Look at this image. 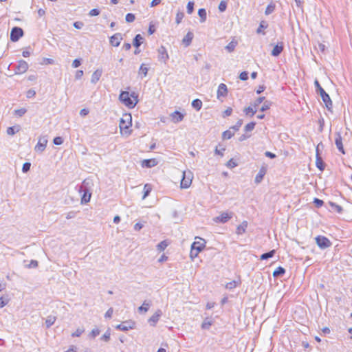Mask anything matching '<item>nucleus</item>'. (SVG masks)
Returning a JSON list of instances; mask_svg holds the SVG:
<instances>
[{"instance_id": "nucleus-1", "label": "nucleus", "mask_w": 352, "mask_h": 352, "mask_svg": "<svg viewBox=\"0 0 352 352\" xmlns=\"http://www.w3.org/2000/svg\"><path fill=\"white\" fill-rule=\"evenodd\" d=\"M120 100L129 108H133L138 102V95L133 92L129 94L126 91H122L119 96Z\"/></svg>"}, {"instance_id": "nucleus-2", "label": "nucleus", "mask_w": 352, "mask_h": 352, "mask_svg": "<svg viewBox=\"0 0 352 352\" xmlns=\"http://www.w3.org/2000/svg\"><path fill=\"white\" fill-rule=\"evenodd\" d=\"M315 87L316 89L317 92L320 94L321 96L322 101L325 104L326 107L330 110L332 107V101L329 97V95L326 93V91L324 90V89L320 86L319 82L316 80L314 82Z\"/></svg>"}, {"instance_id": "nucleus-3", "label": "nucleus", "mask_w": 352, "mask_h": 352, "mask_svg": "<svg viewBox=\"0 0 352 352\" xmlns=\"http://www.w3.org/2000/svg\"><path fill=\"white\" fill-rule=\"evenodd\" d=\"M199 239V241L193 242L191 245L190 256L192 258H196L206 246V241L201 238Z\"/></svg>"}, {"instance_id": "nucleus-4", "label": "nucleus", "mask_w": 352, "mask_h": 352, "mask_svg": "<svg viewBox=\"0 0 352 352\" xmlns=\"http://www.w3.org/2000/svg\"><path fill=\"white\" fill-rule=\"evenodd\" d=\"M192 174L188 170L184 171L182 173V179L181 180L180 186L182 188H188L192 183Z\"/></svg>"}, {"instance_id": "nucleus-5", "label": "nucleus", "mask_w": 352, "mask_h": 352, "mask_svg": "<svg viewBox=\"0 0 352 352\" xmlns=\"http://www.w3.org/2000/svg\"><path fill=\"white\" fill-rule=\"evenodd\" d=\"M316 243L318 246L321 249H326L331 246L332 243L329 239L324 236H318L315 238Z\"/></svg>"}, {"instance_id": "nucleus-6", "label": "nucleus", "mask_w": 352, "mask_h": 352, "mask_svg": "<svg viewBox=\"0 0 352 352\" xmlns=\"http://www.w3.org/2000/svg\"><path fill=\"white\" fill-rule=\"evenodd\" d=\"M131 126V116L130 114H125L120 119L119 127L121 131L127 130Z\"/></svg>"}, {"instance_id": "nucleus-7", "label": "nucleus", "mask_w": 352, "mask_h": 352, "mask_svg": "<svg viewBox=\"0 0 352 352\" xmlns=\"http://www.w3.org/2000/svg\"><path fill=\"white\" fill-rule=\"evenodd\" d=\"M23 30L19 27H14L10 32V40L12 42L18 41L23 36Z\"/></svg>"}, {"instance_id": "nucleus-8", "label": "nucleus", "mask_w": 352, "mask_h": 352, "mask_svg": "<svg viewBox=\"0 0 352 352\" xmlns=\"http://www.w3.org/2000/svg\"><path fill=\"white\" fill-rule=\"evenodd\" d=\"M157 53L158 60L161 63L166 64L168 60L169 59V56L166 47L163 45H161L157 50Z\"/></svg>"}, {"instance_id": "nucleus-9", "label": "nucleus", "mask_w": 352, "mask_h": 352, "mask_svg": "<svg viewBox=\"0 0 352 352\" xmlns=\"http://www.w3.org/2000/svg\"><path fill=\"white\" fill-rule=\"evenodd\" d=\"M86 180L82 182V186L80 187L79 191L83 192L82 197L81 198L82 204H87L90 201L91 193L86 188Z\"/></svg>"}, {"instance_id": "nucleus-10", "label": "nucleus", "mask_w": 352, "mask_h": 352, "mask_svg": "<svg viewBox=\"0 0 352 352\" xmlns=\"http://www.w3.org/2000/svg\"><path fill=\"white\" fill-rule=\"evenodd\" d=\"M135 324V322L132 320H127L118 324L116 328L122 331H126L129 329H134Z\"/></svg>"}, {"instance_id": "nucleus-11", "label": "nucleus", "mask_w": 352, "mask_h": 352, "mask_svg": "<svg viewBox=\"0 0 352 352\" xmlns=\"http://www.w3.org/2000/svg\"><path fill=\"white\" fill-rule=\"evenodd\" d=\"M28 64L26 61L23 60H20L17 65L15 67V74H21L25 73L28 69Z\"/></svg>"}, {"instance_id": "nucleus-12", "label": "nucleus", "mask_w": 352, "mask_h": 352, "mask_svg": "<svg viewBox=\"0 0 352 352\" xmlns=\"http://www.w3.org/2000/svg\"><path fill=\"white\" fill-rule=\"evenodd\" d=\"M233 213L232 212H223L219 216L215 217L214 219V221L219 222V223H226L228 222L230 219L232 218Z\"/></svg>"}, {"instance_id": "nucleus-13", "label": "nucleus", "mask_w": 352, "mask_h": 352, "mask_svg": "<svg viewBox=\"0 0 352 352\" xmlns=\"http://www.w3.org/2000/svg\"><path fill=\"white\" fill-rule=\"evenodd\" d=\"M320 144H319L317 147H316V167L320 170H323L325 168V164L324 163L322 157H320V153H319V147H320Z\"/></svg>"}, {"instance_id": "nucleus-14", "label": "nucleus", "mask_w": 352, "mask_h": 352, "mask_svg": "<svg viewBox=\"0 0 352 352\" xmlns=\"http://www.w3.org/2000/svg\"><path fill=\"white\" fill-rule=\"evenodd\" d=\"M122 38V34L116 33L110 37V44L114 47H118Z\"/></svg>"}, {"instance_id": "nucleus-15", "label": "nucleus", "mask_w": 352, "mask_h": 352, "mask_svg": "<svg viewBox=\"0 0 352 352\" xmlns=\"http://www.w3.org/2000/svg\"><path fill=\"white\" fill-rule=\"evenodd\" d=\"M335 144L336 145L337 148L342 153L344 154V149L342 144V139L341 137V135L339 132H336L335 133Z\"/></svg>"}, {"instance_id": "nucleus-16", "label": "nucleus", "mask_w": 352, "mask_h": 352, "mask_svg": "<svg viewBox=\"0 0 352 352\" xmlns=\"http://www.w3.org/2000/svg\"><path fill=\"white\" fill-rule=\"evenodd\" d=\"M162 315V311L160 309L157 310L155 313L148 319V322L153 327H155Z\"/></svg>"}, {"instance_id": "nucleus-17", "label": "nucleus", "mask_w": 352, "mask_h": 352, "mask_svg": "<svg viewBox=\"0 0 352 352\" xmlns=\"http://www.w3.org/2000/svg\"><path fill=\"white\" fill-rule=\"evenodd\" d=\"M47 143V140L45 138H39L38 142L35 146V151L43 152L45 149Z\"/></svg>"}, {"instance_id": "nucleus-18", "label": "nucleus", "mask_w": 352, "mask_h": 352, "mask_svg": "<svg viewBox=\"0 0 352 352\" xmlns=\"http://www.w3.org/2000/svg\"><path fill=\"white\" fill-rule=\"evenodd\" d=\"M217 94V98H219V99L221 97H226L228 94L227 86L223 83H221L219 85Z\"/></svg>"}, {"instance_id": "nucleus-19", "label": "nucleus", "mask_w": 352, "mask_h": 352, "mask_svg": "<svg viewBox=\"0 0 352 352\" xmlns=\"http://www.w3.org/2000/svg\"><path fill=\"white\" fill-rule=\"evenodd\" d=\"M283 49H284L283 43L280 42L274 47V48L271 52V54L273 56H278L283 52Z\"/></svg>"}, {"instance_id": "nucleus-20", "label": "nucleus", "mask_w": 352, "mask_h": 352, "mask_svg": "<svg viewBox=\"0 0 352 352\" xmlns=\"http://www.w3.org/2000/svg\"><path fill=\"white\" fill-rule=\"evenodd\" d=\"M248 223L247 221H243L239 226H237L236 230V234L238 235H241L244 234L248 228Z\"/></svg>"}, {"instance_id": "nucleus-21", "label": "nucleus", "mask_w": 352, "mask_h": 352, "mask_svg": "<svg viewBox=\"0 0 352 352\" xmlns=\"http://www.w3.org/2000/svg\"><path fill=\"white\" fill-rule=\"evenodd\" d=\"M157 164V162L155 159H148L144 160L142 162V166L143 167L152 168Z\"/></svg>"}, {"instance_id": "nucleus-22", "label": "nucleus", "mask_w": 352, "mask_h": 352, "mask_svg": "<svg viewBox=\"0 0 352 352\" xmlns=\"http://www.w3.org/2000/svg\"><path fill=\"white\" fill-rule=\"evenodd\" d=\"M266 168L265 167H262L258 174L256 175V177H255V179H254V182L256 184H259L261 182V181L263 180L265 175L266 174Z\"/></svg>"}, {"instance_id": "nucleus-23", "label": "nucleus", "mask_w": 352, "mask_h": 352, "mask_svg": "<svg viewBox=\"0 0 352 352\" xmlns=\"http://www.w3.org/2000/svg\"><path fill=\"white\" fill-rule=\"evenodd\" d=\"M151 304L152 303L151 300H144L142 305L139 307L138 311L140 313H146L149 307L151 306Z\"/></svg>"}, {"instance_id": "nucleus-24", "label": "nucleus", "mask_w": 352, "mask_h": 352, "mask_svg": "<svg viewBox=\"0 0 352 352\" xmlns=\"http://www.w3.org/2000/svg\"><path fill=\"white\" fill-rule=\"evenodd\" d=\"M172 120L174 122H179L184 119V115L178 111H174L171 114Z\"/></svg>"}, {"instance_id": "nucleus-25", "label": "nucleus", "mask_w": 352, "mask_h": 352, "mask_svg": "<svg viewBox=\"0 0 352 352\" xmlns=\"http://www.w3.org/2000/svg\"><path fill=\"white\" fill-rule=\"evenodd\" d=\"M193 37V33H192L191 32H188L182 40L183 44H184L185 46L186 47L189 46L192 42Z\"/></svg>"}, {"instance_id": "nucleus-26", "label": "nucleus", "mask_w": 352, "mask_h": 352, "mask_svg": "<svg viewBox=\"0 0 352 352\" xmlns=\"http://www.w3.org/2000/svg\"><path fill=\"white\" fill-rule=\"evenodd\" d=\"M101 76H102V70H100V69L96 70L91 76V82L94 84H96L100 80V78L101 77Z\"/></svg>"}, {"instance_id": "nucleus-27", "label": "nucleus", "mask_w": 352, "mask_h": 352, "mask_svg": "<svg viewBox=\"0 0 352 352\" xmlns=\"http://www.w3.org/2000/svg\"><path fill=\"white\" fill-rule=\"evenodd\" d=\"M256 111L257 109L254 108L253 106L245 107L243 110L245 114L250 117H252L256 113Z\"/></svg>"}, {"instance_id": "nucleus-28", "label": "nucleus", "mask_w": 352, "mask_h": 352, "mask_svg": "<svg viewBox=\"0 0 352 352\" xmlns=\"http://www.w3.org/2000/svg\"><path fill=\"white\" fill-rule=\"evenodd\" d=\"M268 27V23L265 21H261L258 29L256 30L257 34H262L263 35L265 34V32H263V29H267Z\"/></svg>"}, {"instance_id": "nucleus-29", "label": "nucleus", "mask_w": 352, "mask_h": 352, "mask_svg": "<svg viewBox=\"0 0 352 352\" xmlns=\"http://www.w3.org/2000/svg\"><path fill=\"white\" fill-rule=\"evenodd\" d=\"M143 37L141 34H137L133 38V45L135 47V48H138L141 44L142 43Z\"/></svg>"}, {"instance_id": "nucleus-30", "label": "nucleus", "mask_w": 352, "mask_h": 352, "mask_svg": "<svg viewBox=\"0 0 352 352\" xmlns=\"http://www.w3.org/2000/svg\"><path fill=\"white\" fill-rule=\"evenodd\" d=\"M21 129V126L19 125H15L13 126H10L7 129V133L10 135H13L16 133L19 132Z\"/></svg>"}, {"instance_id": "nucleus-31", "label": "nucleus", "mask_w": 352, "mask_h": 352, "mask_svg": "<svg viewBox=\"0 0 352 352\" xmlns=\"http://www.w3.org/2000/svg\"><path fill=\"white\" fill-rule=\"evenodd\" d=\"M198 15L200 17V22L204 23L206 20V11L204 8H200L198 10Z\"/></svg>"}, {"instance_id": "nucleus-32", "label": "nucleus", "mask_w": 352, "mask_h": 352, "mask_svg": "<svg viewBox=\"0 0 352 352\" xmlns=\"http://www.w3.org/2000/svg\"><path fill=\"white\" fill-rule=\"evenodd\" d=\"M285 273V270L281 267H278L273 272V276L274 277H278L283 276Z\"/></svg>"}, {"instance_id": "nucleus-33", "label": "nucleus", "mask_w": 352, "mask_h": 352, "mask_svg": "<svg viewBox=\"0 0 352 352\" xmlns=\"http://www.w3.org/2000/svg\"><path fill=\"white\" fill-rule=\"evenodd\" d=\"M276 253V250H272L268 252H266V253H264L263 254H261V258L260 259L261 260H267L270 258H272L274 256V255Z\"/></svg>"}, {"instance_id": "nucleus-34", "label": "nucleus", "mask_w": 352, "mask_h": 352, "mask_svg": "<svg viewBox=\"0 0 352 352\" xmlns=\"http://www.w3.org/2000/svg\"><path fill=\"white\" fill-rule=\"evenodd\" d=\"M192 107L197 111H199L202 107V102L199 99H195L192 102Z\"/></svg>"}, {"instance_id": "nucleus-35", "label": "nucleus", "mask_w": 352, "mask_h": 352, "mask_svg": "<svg viewBox=\"0 0 352 352\" xmlns=\"http://www.w3.org/2000/svg\"><path fill=\"white\" fill-rule=\"evenodd\" d=\"M56 321V317L52 316H49L46 320H45V324L47 328L50 327L52 325L54 324Z\"/></svg>"}, {"instance_id": "nucleus-36", "label": "nucleus", "mask_w": 352, "mask_h": 352, "mask_svg": "<svg viewBox=\"0 0 352 352\" xmlns=\"http://www.w3.org/2000/svg\"><path fill=\"white\" fill-rule=\"evenodd\" d=\"M255 125H256V122H251L248 124H247L245 127H244V131L248 133V132H250L254 130V127H255Z\"/></svg>"}, {"instance_id": "nucleus-37", "label": "nucleus", "mask_w": 352, "mask_h": 352, "mask_svg": "<svg viewBox=\"0 0 352 352\" xmlns=\"http://www.w3.org/2000/svg\"><path fill=\"white\" fill-rule=\"evenodd\" d=\"M148 71V68L144 64H142L139 69V74H142L145 77L147 75Z\"/></svg>"}, {"instance_id": "nucleus-38", "label": "nucleus", "mask_w": 352, "mask_h": 352, "mask_svg": "<svg viewBox=\"0 0 352 352\" xmlns=\"http://www.w3.org/2000/svg\"><path fill=\"white\" fill-rule=\"evenodd\" d=\"M151 191V187L149 184H145L144 187V195L142 199H145L148 195L150 194Z\"/></svg>"}, {"instance_id": "nucleus-39", "label": "nucleus", "mask_w": 352, "mask_h": 352, "mask_svg": "<svg viewBox=\"0 0 352 352\" xmlns=\"http://www.w3.org/2000/svg\"><path fill=\"white\" fill-rule=\"evenodd\" d=\"M275 10V6L274 4H269L265 11V14L266 15H269L272 14Z\"/></svg>"}, {"instance_id": "nucleus-40", "label": "nucleus", "mask_w": 352, "mask_h": 352, "mask_svg": "<svg viewBox=\"0 0 352 352\" xmlns=\"http://www.w3.org/2000/svg\"><path fill=\"white\" fill-rule=\"evenodd\" d=\"M168 246V243L166 241H163L162 242H160L157 245V250H159L160 252H162L163 250H165V248Z\"/></svg>"}, {"instance_id": "nucleus-41", "label": "nucleus", "mask_w": 352, "mask_h": 352, "mask_svg": "<svg viewBox=\"0 0 352 352\" xmlns=\"http://www.w3.org/2000/svg\"><path fill=\"white\" fill-rule=\"evenodd\" d=\"M100 331L98 328H95L90 332V333L89 334V337L90 338H95L100 334Z\"/></svg>"}, {"instance_id": "nucleus-42", "label": "nucleus", "mask_w": 352, "mask_h": 352, "mask_svg": "<svg viewBox=\"0 0 352 352\" xmlns=\"http://www.w3.org/2000/svg\"><path fill=\"white\" fill-rule=\"evenodd\" d=\"M184 17V14L182 12H178L176 14L175 21L177 24H179L183 18Z\"/></svg>"}, {"instance_id": "nucleus-43", "label": "nucleus", "mask_w": 352, "mask_h": 352, "mask_svg": "<svg viewBox=\"0 0 352 352\" xmlns=\"http://www.w3.org/2000/svg\"><path fill=\"white\" fill-rule=\"evenodd\" d=\"M27 112V109L25 108H21L19 109L14 110V115L21 117Z\"/></svg>"}, {"instance_id": "nucleus-44", "label": "nucleus", "mask_w": 352, "mask_h": 352, "mask_svg": "<svg viewBox=\"0 0 352 352\" xmlns=\"http://www.w3.org/2000/svg\"><path fill=\"white\" fill-rule=\"evenodd\" d=\"M265 100V97H258L252 104V106L254 108H258V107Z\"/></svg>"}, {"instance_id": "nucleus-45", "label": "nucleus", "mask_w": 352, "mask_h": 352, "mask_svg": "<svg viewBox=\"0 0 352 352\" xmlns=\"http://www.w3.org/2000/svg\"><path fill=\"white\" fill-rule=\"evenodd\" d=\"M271 102L270 101H265L260 109V111L264 112L270 109Z\"/></svg>"}, {"instance_id": "nucleus-46", "label": "nucleus", "mask_w": 352, "mask_h": 352, "mask_svg": "<svg viewBox=\"0 0 352 352\" xmlns=\"http://www.w3.org/2000/svg\"><path fill=\"white\" fill-rule=\"evenodd\" d=\"M135 19V16L132 13H128L126 15V17H125V19H126V21L128 22V23H132L134 21Z\"/></svg>"}, {"instance_id": "nucleus-47", "label": "nucleus", "mask_w": 352, "mask_h": 352, "mask_svg": "<svg viewBox=\"0 0 352 352\" xmlns=\"http://www.w3.org/2000/svg\"><path fill=\"white\" fill-rule=\"evenodd\" d=\"M8 298L7 297L1 296L0 297V308L3 307L8 303Z\"/></svg>"}, {"instance_id": "nucleus-48", "label": "nucleus", "mask_w": 352, "mask_h": 352, "mask_svg": "<svg viewBox=\"0 0 352 352\" xmlns=\"http://www.w3.org/2000/svg\"><path fill=\"white\" fill-rule=\"evenodd\" d=\"M194 2L189 1L187 4V12L188 14H190L192 13L194 10Z\"/></svg>"}, {"instance_id": "nucleus-49", "label": "nucleus", "mask_w": 352, "mask_h": 352, "mask_svg": "<svg viewBox=\"0 0 352 352\" xmlns=\"http://www.w3.org/2000/svg\"><path fill=\"white\" fill-rule=\"evenodd\" d=\"M234 135V133L230 130H227L223 133V139H230Z\"/></svg>"}, {"instance_id": "nucleus-50", "label": "nucleus", "mask_w": 352, "mask_h": 352, "mask_svg": "<svg viewBox=\"0 0 352 352\" xmlns=\"http://www.w3.org/2000/svg\"><path fill=\"white\" fill-rule=\"evenodd\" d=\"M227 8V2L225 1H221L219 5V10L220 12H224Z\"/></svg>"}, {"instance_id": "nucleus-51", "label": "nucleus", "mask_w": 352, "mask_h": 352, "mask_svg": "<svg viewBox=\"0 0 352 352\" xmlns=\"http://www.w3.org/2000/svg\"><path fill=\"white\" fill-rule=\"evenodd\" d=\"M110 336H111V333H110V331L109 330H107L104 334L103 336L101 337V340H104V342H109V340H110Z\"/></svg>"}, {"instance_id": "nucleus-52", "label": "nucleus", "mask_w": 352, "mask_h": 352, "mask_svg": "<svg viewBox=\"0 0 352 352\" xmlns=\"http://www.w3.org/2000/svg\"><path fill=\"white\" fill-rule=\"evenodd\" d=\"M85 331L83 328H78L72 334V337H79L82 335V333Z\"/></svg>"}, {"instance_id": "nucleus-53", "label": "nucleus", "mask_w": 352, "mask_h": 352, "mask_svg": "<svg viewBox=\"0 0 352 352\" xmlns=\"http://www.w3.org/2000/svg\"><path fill=\"white\" fill-rule=\"evenodd\" d=\"M330 204H331L332 208L334 209L337 212H338V213L342 212V208L340 206H339L335 203H331V202L330 203Z\"/></svg>"}, {"instance_id": "nucleus-54", "label": "nucleus", "mask_w": 352, "mask_h": 352, "mask_svg": "<svg viewBox=\"0 0 352 352\" xmlns=\"http://www.w3.org/2000/svg\"><path fill=\"white\" fill-rule=\"evenodd\" d=\"M235 47H236V43L232 41L230 43H228V45H226V49L228 52H231L234 50Z\"/></svg>"}, {"instance_id": "nucleus-55", "label": "nucleus", "mask_w": 352, "mask_h": 352, "mask_svg": "<svg viewBox=\"0 0 352 352\" xmlns=\"http://www.w3.org/2000/svg\"><path fill=\"white\" fill-rule=\"evenodd\" d=\"M30 167H31V164L30 162H25L23 164L22 171L23 173H27L30 170Z\"/></svg>"}, {"instance_id": "nucleus-56", "label": "nucleus", "mask_w": 352, "mask_h": 352, "mask_svg": "<svg viewBox=\"0 0 352 352\" xmlns=\"http://www.w3.org/2000/svg\"><path fill=\"white\" fill-rule=\"evenodd\" d=\"M76 212L75 211H69L67 213L65 214V217L67 219H73L76 217Z\"/></svg>"}, {"instance_id": "nucleus-57", "label": "nucleus", "mask_w": 352, "mask_h": 352, "mask_svg": "<svg viewBox=\"0 0 352 352\" xmlns=\"http://www.w3.org/2000/svg\"><path fill=\"white\" fill-rule=\"evenodd\" d=\"M242 124L243 120L240 119L236 122V124L232 127V129H234V131H238L241 126Z\"/></svg>"}, {"instance_id": "nucleus-58", "label": "nucleus", "mask_w": 352, "mask_h": 352, "mask_svg": "<svg viewBox=\"0 0 352 352\" xmlns=\"http://www.w3.org/2000/svg\"><path fill=\"white\" fill-rule=\"evenodd\" d=\"M100 14V10L98 9L94 8L89 11V15L90 16H95Z\"/></svg>"}, {"instance_id": "nucleus-59", "label": "nucleus", "mask_w": 352, "mask_h": 352, "mask_svg": "<svg viewBox=\"0 0 352 352\" xmlns=\"http://www.w3.org/2000/svg\"><path fill=\"white\" fill-rule=\"evenodd\" d=\"M53 142L55 145H60L63 144V140L61 137H56L54 140H53Z\"/></svg>"}, {"instance_id": "nucleus-60", "label": "nucleus", "mask_w": 352, "mask_h": 352, "mask_svg": "<svg viewBox=\"0 0 352 352\" xmlns=\"http://www.w3.org/2000/svg\"><path fill=\"white\" fill-rule=\"evenodd\" d=\"M211 325L212 322L210 321L205 320L201 324V328L204 329H208Z\"/></svg>"}, {"instance_id": "nucleus-61", "label": "nucleus", "mask_w": 352, "mask_h": 352, "mask_svg": "<svg viewBox=\"0 0 352 352\" xmlns=\"http://www.w3.org/2000/svg\"><path fill=\"white\" fill-rule=\"evenodd\" d=\"M314 203L315 204V205H316V206L317 208H320V207H321V206L323 205V204H324V202H323V201H322V200L319 199H318V198H315V199H314Z\"/></svg>"}, {"instance_id": "nucleus-62", "label": "nucleus", "mask_w": 352, "mask_h": 352, "mask_svg": "<svg viewBox=\"0 0 352 352\" xmlns=\"http://www.w3.org/2000/svg\"><path fill=\"white\" fill-rule=\"evenodd\" d=\"M239 78L241 80H246L248 78V73L247 72H243L239 75Z\"/></svg>"}, {"instance_id": "nucleus-63", "label": "nucleus", "mask_w": 352, "mask_h": 352, "mask_svg": "<svg viewBox=\"0 0 352 352\" xmlns=\"http://www.w3.org/2000/svg\"><path fill=\"white\" fill-rule=\"evenodd\" d=\"M81 65V60L80 59H75L74 60L73 63H72V67L74 68H77L80 65Z\"/></svg>"}, {"instance_id": "nucleus-64", "label": "nucleus", "mask_w": 352, "mask_h": 352, "mask_svg": "<svg viewBox=\"0 0 352 352\" xmlns=\"http://www.w3.org/2000/svg\"><path fill=\"white\" fill-rule=\"evenodd\" d=\"M232 113V109L231 107L227 108L223 112V117L230 116Z\"/></svg>"}]
</instances>
